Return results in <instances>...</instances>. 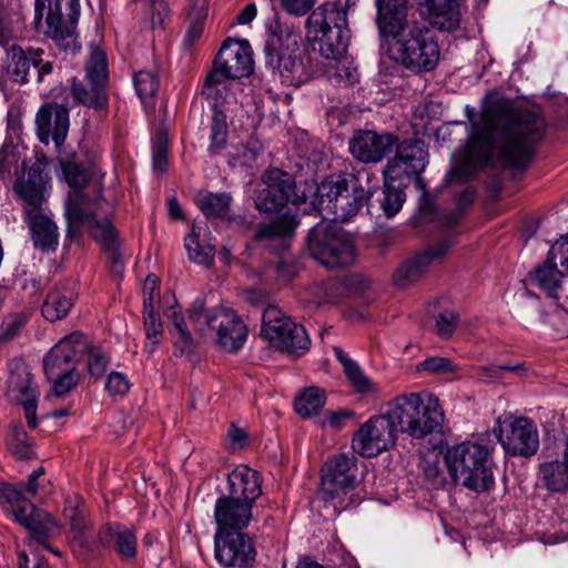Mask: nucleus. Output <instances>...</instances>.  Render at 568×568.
Masks as SVG:
<instances>
[{
	"instance_id": "nucleus-1",
	"label": "nucleus",
	"mask_w": 568,
	"mask_h": 568,
	"mask_svg": "<svg viewBox=\"0 0 568 568\" xmlns=\"http://www.w3.org/2000/svg\"><path fill=\"white\" fill-rule=\"evenodd\" d=\"M428 14V22L409 16L408 0H376V26L387 43V54L398 67L414 73L436 69L440 47L434 29L456 31L462 21L460 0H415Z\"/></svg>"
},
{
	"instance_id": "nucleus-2",
	"label": "nucleus",
	"mask_w": 568,
	"mask_h": 568,
	"mask_svg": "<svg viewBox=\"0 0 568 568\" xmlns=\"http://www.w3.org/2000/svg\"><path fill=\"white\" fill-rule=\"evenodd\" d=\"M468 152L479 165H501L525 170L546 131L545 119L536 111L501 98L469 119Z\"/></svg>"
},
{
	"instance_id": "nucleus-3",
	"label": "nucleus",
	"mask_w": 568,
	"mask_h": 568,
	"mask_svg": "<svg viewBox=\"0 0 568 568\" xmlns=\"http://www.w3.org/2000/svg\"><path fill=\"white\" fill-rule=\"evenodd\" d=\"M301 37L277 18L267 26V39L264 47V63L282 83L298 88L312 80L318 64L300 45Z\"/></svg>"
},
{
	"instance_id": "nucleus-4",
	"label": "nucleus",
	"mask_w": 568,
	"mask_h": 568,
	"mask_svg": "<svg viewBox=\"0 0 568 568\" xmlns=\"http://www.w3.org/2000/svg\"><path fill=\"white\" fill-rule=\"evenodd\" d=\"M363 175L368 182L369 172L332 174L324 179L316 186L313 210L325 220L342 223L351 221L364 205L372 213L374 191L363 186Z\"/></svg>"
},
{
	"instance_id": "nucleus-5",
	"label": "nucleus",
	"mask_w": 568,
	"mask_h": 568,
	"mask_svg": "<svg viewBox=\"0 0 568 568\" xmlns=\"http://www.w3.org/2000/svg\"><path fill=\"white\" fill-rule=\"evenodd\" d=\"M428 151L424 141L406 139L398 145L394 158L389 159L383 171L384 186L376 202L387 217L395 216L406 201L405 189L412 174L423 172L427 164Z\"/></svg>"
},
{
	"instance_id": "nucleus-6",
	"label": "nucleus",
	"mask_w": 568,
	"mask_h": 568,
	"mask_svg": "<svg viewBox=\"0 0 568 568\" xmlns=\"http://www.w3.org/2000/svg\"><path fill=\"white\" fill-rule=\"evenodd\" d=\"M229 494L214 506L215 531L244 530L252 520L255 500L262 495L260 474L247 467L235 468L227 476Z\"/></svg>"
},
{
	"instance_id": "nucleus-7",
	"label": "nucleus",
	"mask_w": 568,
	"mask_h": 568,
	"mask_svg": "<svg viewBox=\"0 0 568 568\" xmlns=\"http://www.w3.org/2000/svg\"><path fill=\"white\" fill-rule=\"evenodd\" d=\"M306 40L313 52L326 60H341L348 48L351 31L347 11L336 1H327L312 11L305 22Z\"/></svg>"
},
{
	"instance_id": "nucleus-8",
	"label": "nucleus",
	"mask_w": 568,
	"mask_h": 568,
	"mask_svg": "<svg viewBox=\"0 0 568 568\" xmlns=\"http://www.w3.org/2000/svg\"><path fill=\"white\" fill-rule=\"evenodd\" d=\"M493 447L464 442L447 449L444 462L455 484L475 491H489L495 486Z\"/></svg>"
},
{
	"instance_id": "nucleus-9",
	"label": "nucleus",
	"mask_w": 568,
	"mask_h": 568,
	"mask_svg": "<svg viewBox=\"0 0 568 568\" xmlns=\"http://www.w3.org/2000/svg\"><path fill=\"white\" fill-rule=\"evenodd\" d=\"M79 17V0L34 1L36 31L52 40L61 51L74 54L80 50L77 34Z\"/></svg>"
},
{
	"instance_id": "nucleus-10",
	"label": "nucleus",
	"mask_w": 568,
	"mask_h": 568,
	"mask_svg": "<svg viewBox=\"0 0 568 568\" xmlns=\"http://www.w3.org/2000/svg\"><path fill=\"white\" fill-rule=\"evenodd\" d=\"M321 473L318 497L326 509H332L331 516L359 504V499L353 494L358 484L357 458L354 455L337 454L329 457Z\"/></svg>"
},
{
	"instance_id": "nucleus-11",
	"label": "nucleus",
	"mask_w": 568,
	"mask_h": 568,
	"mask_svg": "<svg viewBox=\"0 0 568 568\" xmlns=\"http://www.w3.org/2000/svg\"><path fill=\"white\" fill-rule=\"evenodd\" d=\"M390 416L397 422L400 433L416 439L439 433L444 423V413L437 400L425 403L417 393L396 397Z\"/></svg>"
},
{
	"instance_id": "nucleus-12",
	"label": "nucleus",
	"mask_w": 568,
	"mask_h": 568,
	"mask_svg": "<svg viewBox=\"0 0 568 568\" xmlns=\"http://www.w3.org/2000/svg\"><path fill=\"white\" fill-rule=\"evenodd\" d=\"M306 248L311 257L329 270L348 266L356 256L348 234L325 219L308 231Z\"/></svg>"
},
{
	"instance_id": "nucleus-13",
	"label": "nucleus",
	"mask_w": 568,
	"mask_h": 568,
	"mask_svg": "<svg viewBox=\"0 0 568 568\" xmlns=\"http://www.w3.org/2000/svg\"><path fill=\"white\" fill-rule=\"evenodd\" d=\"M189 316L196 329L216 331L217 343L226 352H237L246 341V325L233 311L223 307L207 311L202 300H195L189 310Z\"/></svg>"
},
{
	"instance_id": "nucleus-14",
	"label": "nucleus",
	"mask_w": 568,
	"mask_h": 568,
	"mask_svg": "<svg viewBox=\"0 0 568 568\" xmlns=\"http://www.w3.org/2000/svg\"><path fill=\"white\" fill-rule=\"evenodd\" d=\"M261 336L274 347L294 357L304 355L311 346V339L304 326L285 316L273 305L263 311Z\"/></svg>"
},
{
	"instance_id": "nucleus-15",
	"label": "nucleus",
	"mask_w": 568,
	"mask_h": 568,
	"mask_svg": "<svg viewBox=\"0 0 568 568\" xmlns=\"http://www.w3.org/2000/svg\"><path fill=\"white\" fill-rule=\"evenodd\" d=\"M263 186L255 191V207L265 213L281 211L287 203H306L305 191L298 192L294 176L278 168L267 169L262 175Z\"/></svg>"
},
{
	"instance_id": "nucleus-16",
	"label": "nucleus",
	"mask_w": 568,
	"mask_h": 568,
	"mask_svg": "<svg viewBox=\"0 0 568 568\" xmlns=\"http://www.w3.org/2000/svg\"><path fill=\"white\" fill-rule=\"evenodd\" d=\"M108 80L106 54L102 49L92 47L84 78L72 81L71 93L74 101L95 111L105 109L109 101L105 90Z\"/></svg>"
},
{
	"instance_id": "nucleus-17",
	"label": "nucleus",
	"mask_w": 568,
	"mask_h": 568,
	"mask_svg": "<svg viewBox=\"0 0 568 568\" xmlns=\"http://www.w3.org/2000/svg\"><path fill=\"white\" fill-rule=\"evenodd\" d=\"M494 433L510 456L531 457L538 452L539 433L530 418L513 415L499 417Z\"/></svg>"
},
{
	"instance_id": "nucleus-18",
	"label": "nucleus",
	"mask_w": 568,
	"mask_h": 568,
	"mask_svg": "<svg viewBox=\"0 0 568 568\" xmlns=\"http://www.w3.org/2000/svg\"><path fill=\"white\" fill-rule=\"evenodd\" d=\"M227 78L215 71L213 68L206 73L201 94L212 105V118L210 124L209 152L212 155L219 154L227 145L229 125L226 114L222 110L229 93Z\"/></svg>"
},
{
	"instance_id": "nucleus-19",
	"label": "nucleus",
	"mask_w": 568,
	"mask_h": 568,
	"mask_svg": "<svg viewBox=\"0 0 568 568\" xmlns=\"http://www.w3.org/2000/svg\"><path fill=\"white\" fill-rule=\"evenodd\" d=\"M392 414L393 404L385 414L373 416L366 420L353 436L354 452L364 457H375L393 447L399 429L397 422L390 416Z\"/></svg>"
},
{
	"instance_id": "nucleus-20",
	"label": "nucleus",
	"mask_w": 568,
	"mask_h": 568,
	"mask_svg": "<svg viewBox=\"0 0 568 568\" xmlns=\"http://www.w3.org/2000/svg\"><path fill=\"white\" fill-rule=\"evenodd\" d=\"M254 538L243 530L215 531L214 557L224 568H250L256 559Z\"/></svg>"
},
{
	"instance_id": "nucleus-21",
	"label": "nucleus",
	"mask_w": 568,
	"mask_h": 568,
	"mask_svg": "<svg viewBox=\"0 0 568 568\" xmlns=\"http://www.w3.org/2000/svg\"><path fill=\"white\" fill-rule=\"evenodd\" d=\"M7 384V395L22 405L28 426L36 428L39 390L30 367L23 359L14 358L10 362Z\"/></svg>"
},
{
	"instance_id": "nucleus-22",
	"label": "nucleus",
	"mask_w": 568,
	"mask_h": 568,
	"mask_svg": "<svg viewBox=\"0 0 568 568\" xmlns=\"http://www.w3.org/2000/svg\"><path fill=\"white\" fill-rule=\"evenodd\" d=\"M89 348L87 336L81 332H73L54 345L43 359V369L47 377H57L65 372L75 371L80 356Z\"/></svg>"
},
{
	"instance_id": "nucleus-23",
	"label": "nucleus",
	"mask_w": 568,
	"mask_h": 568,
	"mask_svg": "<svg viewBox=\"0 0 568 568\" xmlns=\"http://www.w3.org/2000/svg\"><path fill=\"white\" fill-rule=\"evenodd\" d=\"M212 68L230 80L248 77L254 69L248 42L226 39L216 53Z\"/></svg>"
},
{
	"instance_id": "nucleus-24",
	"label": "nucleus",
	"mask_w": 568,
	"mask_h": 568,
	"mask_svg": "<svg viewBox=\"0 0 568 568\" xmlns=\"http://www.w3.org/2000/svg\"><path fill=\"white\" fill-rule=\"evenodd\" d=\"M397 135L393 133H377L372 130H361L354 133L349 141V152L364 163L382 161L394 148H398Z\"/></svg>"
},
{
	"instance_id": "nucleus-25",
	"label": "nucleus",
	"mask_w": 568,
	"mask_h": 568,
	"mask_svg": "<svg viewBox=\"0 0 568 568\" xmlns=\"http://www.w3.org/2000/svg\"><path fill=\"white\" fill-rule=\"evenodd\" d=\"M99 545L115 554L124 562H133L138 557L136 529L121 523H108L98 532Z\"/></svg>"
},
{
	"instance_id": "nucleus-26",
	"label": "nucleus",
	"mask_w": 568,
	"mask_h": 568,
	"mask_svg": "<svg viewBox=\"0 0 568 568\" xmlns=\"http://www.w3.org/2000/svg\"><path fill=\"white\" fill-rule=\"evenodd\" d=\"M37 134L43 144L52 140L61 149L69 131V109L59 103L43 104L36 116Z\"/></svg>"
},
{
	"instance_id": "nucleus-27",
	"label": "nucleus",
	"mask_w": 568,
	"mask_h": 568,
	"mask_svg": "<svg viewBox=\"0 0 568 568\" xmlns=\"http://www.w3.org/2000/svg\"><path fill=\"white\" fill-rule=\"evenodd\" d=\"M16 521L26 527L30 534L29 546L44 545L51 537L55 523L49 513L37 508L29 499L22 497L11 511Z\"/></svg>"
},
{
	"instance_id": "nucleus-28",
	"label": "nucleus",
	"mask_w": 568,
	"mask_h": 568,
	"mask_svg": "<svg viewBox=\"0 0 568 568\" xmlns=\"http://www.w3.org/2000/svg\"><path fill=\"white\" fill-rule=\"evenodd\" d=\"M49 176L43 171L42 165L34 163L27 173L19 176L14 184V193L23 201L24 215L37 211H42V204L45 201L44 192Z\"/></svg>"
},
{
	"instance_id": "nucleus-29",
	"label": "nucleus",
	"mask_w": 568,
	"mask_h": 568,
	"mask_svg": "<svg viewBox=\"0 0 568 568\" xmlns=\"http://www.w3.org/2000/svg\"><path fill=\"white\" fill-rule=\"evenodd\" d=\"M450 247L452 243L448 240H445L417 254L413 258L405 261L393 275L395 284L404 287L417 281L424 274L426 268L432 263L443 258Z\"/></svg>"
},
{
	"instance_id": "nucleus-30",
	"label": "nucleus",
	"mask_w": 568,
	"mask_h": 568,
	"mask_svg": "<svg viewBox=\"0 0 568 568\" xmlns=\"http://www.w3.org/2000/svg\"><path fill=\"white\" fill-rule=\"evenodd\" d=\"M90 201V196L83 192L70 191L65 201V219L68 221L67 237L70 240L81 236L82 227L90 226L95 221V215L89 212L84 206Z\"/></svg>"
},
{
	"instance_id": "nucleus-31",
	"label": "nucleus",
	"mask_w": 568,
	"mask_h": 568,
	"mask_svg": "<svg viewBox=\"0 0 568 568\" xmlns=\"http://www.w3.org/2000/svg\"><path fill=\"white\" fill-rule=\"evenodd\" d=\"M91 236L100 243L102 250L108 256L113 273H121L123 263L121 253L119 252V233L109 217L99 220L95 219L90 226Z\"/></svg>"
},
{
	"instance_id": "nucleus-32",
	"label": "nucleus",
	"mask_w": 568,
	"mask_h": 568,
	"mask_svg": "<svg viewBox=\"0 0 568 568\" xmlns=\"http://www.w3.org/2000/svg\"><path fill=\"white\" fill-rule=\"evenodd\" d=\"M78 298L74 288L67 285H55L49 290L41 306L42 316L49 322L65 318Z\"/></svg>"
},
{
	"instance_id": "nucleus-33",
	"label": "nucleus",
	"mask_w": 568,
	"mask_h": 568,
	"mask_svg": "<svg viewBox=\"0 0 568 568\" xmlns=\"http://www.w3.org/2000/svg\"><path fill=\"white\" fill-rule=\"evenodd\" d=\"M31 231L32 242L36 248L43 252L53 251L58 246V226L45 216L42 211L24 215Z\"/></svg>"
},
{
	"instance_id": "nucleus-34",
	"label": "nucleus",
	"mask_w": 568,
	"mask_h": 568,
	"mask_svg": "<svg viewBox=\"0 0 568 568\" xmlns=\"http://www.w3.org/2000/svg\"><path fill=\"white\" fill-rule=\"evenodd\" d=\"M562 277L564 273L558 270V263L549 252L546 260L529 273L530 282L552 298L558 297Z\"/></svg>"
},
{
	"instance_id": "nucleus-35",
	"label": "nucleus",
	"mask_w": 568,
	"mask_h": 568,
	"mask_svg": "<svg viewBox=\"0 0 568 568\" xmlns=\"http://www.w3.org/2000/svg\"><path fill=\"white\" fill-rule=\"evenodd\" d=\"M37 54H43V50L38 48H29L23 50L20 45L13 44L8 51L9 59L8 72L16 82L27 83L28 74L31 67H33Z\"/></svg>"
},
{
	"instance_id": "nucleus-36",
	"label": "nucleus",
	"mask_w": 568,
	"mask_h": 568,
	"mask_svg": "<svg viewBox=\"0 0 568 568\" xmlns=\"http://www.w3.org/2000/svg\"><path fill=\"white\" fill-rule=\"evenodd\" d=\"M202 213L209 219H223L234 221L231 216L232 196L230 193L199 192L195 197Z\"/></svg>"
},
{
	"instance_id": "nucleus-37",
	"label": "nucleus",
	"mask_w": 568,
	"mask_h": 568,
	"mask_svg": "<svg viewBox=\"0 0 568 568\" xmlns=\"http://www.w3.org/2000/svg\"><path fill=\"white\" fill-rule=\"evenodd\" d=\"M540 477L550 491L564 493L568 490V463L564 462H549L540 465Z\"/></svg>"
},
{
	"instance_id": "nucleus-38",
	"label": "nucleus",
	"mask_w": 568,
	"mask_h": 568,
	"mask_svg": "<svg viewBox=\"0 0 568 568\" xmlns=\"http://www.w3.org/2000/svg\"><path fill=\"white\" fill-rule=\"evenodd\" d=\"M296 215L285 213L270 223H262L255 234L256 241L282 239L290 235L297 226Z\"/></svg>"
},
{
	"instance_id": "nucleus-39",
	"label": "nucleus",
	"mask_w": 568,
	"mask_h": 568,
	"mask_svg": "<svg viewBox=\"0 0 568 568\" xmlns=\"http://www.w3.org/2000/svg\"><path fill=\"white\" fill-rule=\"evenodd\" d=\"M135 91L145 106H153L160 87L156 69L139 70L133 75Z\"/></svg>"
},
{
	"instance_id": "nucleus-40",
	"label": "nucleus",
	"mask_w": 568,
	"mask_h": 568,
	"mask_svg": "<svg viewBox=\"0 0 568 568\" xmlns=\"http://www.w3.org/2000/svg\"><path fill=\"white\" fill-rule=\"evenodd\" d=\"M334 353L352 386L359 393L372 392L373 385L358 364L351 359L341 347H335Z\"/></svg>"
},
{
	"instance_id": "nucleus-41",
	"label": "nucleus",
	"mask_w": 568,
	"mask_h": 568,
	"mask_svg": "<svg viewBox=\"0 0 568 568\" xmlns=\"http://www.w3.org/2000/svg\"><path fill=\"white\" fill-rule=\"evenodd\" d=\"M144 312H143V318H144V327H145V335L148 338V343L144 346V351L149 354H152L158 345L160 344V337L163 334L162 323L159 320V316L154 310L153 303H152V296L149 298L145 297L144 302Z\"/></svg>"
},
{
	"instance_id": "nucleus-42",
	"label": "nucleus",
	"mask_w": 568,
	"mask_h": 568,
	"mask_svg": "<svg viewBox=\"0 0 568 568\" xmlns=\"http://www.w3.org/2000/svg\"><path fill=\"white\" fill-rule=\"evenodd\" d=\"M326 396L323 389L311 386L295 399V412L303 418L316 415L325 405Z\"/></svg>"
},
{
	"instance_id": "nucleus-43",
	"label": "nucleus",
	"mask_w": 568,
	"mask_h": 568,
	"mask_svg": "<svg viewBox=\"0 0 568 568\" xmlns=\"http://www.w3.org/2000/svg\"><path fill=\"white\" fill-rule=\"evenodd\" d=\"M61 169L65 181L72 191L82 192L92 179V172L89 168L79 164L73 160L60 159Z\"/></svg>"
},
{
	"instance_id": "nucleus-44",
	"label": "nucleus",
	"mask_w": 568,
	"mask_h": 568,
	"mask_svg": "<svg viewBox=\"0 0 568 568\" xmlns=\"http://www.w3.org/2000/svg\"><path fill=\"white\" fill-rule=\"evenodd\" d=\"M202 231L203 229L200 226H192L191 233L185 239V248L190 260L199 264H207L213 258L214 247L200 243V234Z\"/></svg>"
},
{
	"instance_id": "nucleus-45",
	"label": "nucleus",
	"mask_w": 568,
	"mask_h": 568,
	"mask_svg": "<svg viewBox=\"0 0 568 568\" xmlns=\"http://www.w3.org/2000/svg\"><path fill=\"white\" fill-rule=\"evenodd\" d=\"M173 328L170 334L174 339V347L180 354L190 353L193 349V337L187 329L184 317L176 312L172 315Z\"/></svg>"
},
{
	"instance_id": "nucleus-46",
	"label": "nucleus",
	"mask_w": 568,
	"mask_h": 568,
	"mask_svg": "<svg viewBox=\"0 0 568 568\" xmlns=\"http://www.w3.org/2000/svg\"><path fill=\"white\" fill-rule=\"evenodd\" d=\"M7 444L16 457L24 459L29 456L28 434L21 423H12L10 425Z\"/></svg>"
},
{
	"instance_id": "nucleus-47",
	"label": "nucleus",
	"mask_w": 568,
	"mask_h": 568,
	"mask_svg": "<svg viewBox=\"0 0 568 568\" xmlns=\"http://www.w3.org/2000/svg\"><path fill=\"white\" fill-rule=\"evenodd\" d=\"M261 152L262 144L258 139L250 136L245 143L236 148L233 159L241 165L251 168L256 162Z\"/></svg>"
},
{
	"instance_id": "nucleus-48",
	"label": "nucleus",
	"mask_w": 568,
	"mask_h": 568,
	"mask_svg": "<svg viewBox=\"0 0 568 568\" xmlns=\"http://www.w3.org/2000/svg\"><path fill=\"white\" fill-rule=\"evenodd\" d=\"M440 464L442 459L438 455L425 457L420 463L425 477L435 488L442 487L446 483V477Z\"/></svg>"
},
{
	"instance_id": "nucleus-49",
	"label": "nucleus",
	"mask_w": 568,
	"mask_h": 568,
	"mask_svg": "<svg viewBox=\"0 0 568 568\" xmlns=\"http://www.w3.org/2000/svg\"><path fill=\"white\" fill-rule=\"evenodd\" d=\"M457 366L450 358L447 357H428L417 365L418 372H428L432 374H449L455 373Z\"/></svg>"
},
{
	"instance_id": "nucleus-50",
	"label": "nucleus",
	"mask_w": 568,
	"mask_h": 568,
	"mask_svg": "<svg viewBox=\"0 0 568 568\" xmlns=\"http://www.w3.org/2000/svg\"><path fill=\"white\" fill-rule=\"evenodd\" d=\"M459 323V315L454 311L445 310L436 317L437 334L442 338H449Z\"/></svg>"
},
{
	"instance_id": "nucleus-51",
	"label": "nucleus",
	"mask_w": 568,
	"mask_h": 568,
	"mask_svg": "<svg viewBox=\"0 0 568 568\" xmlns=\"http://www.w3.org/2000/svg\"><path fill=\"white\" fill-rule=\"evenodd\" d=\"M64 519L69 523L74 537H79L87 528L84 510L80 506L70 505L63 510Z\"/></svg>"
},
{
	"instance_id": "nucleus-52",
	"label": "nucleus",
	"mask_w": 568,
	"mask_h": 568,
	"mask_svg": "<svg viewBox=\"0 0 568 568\" xmlns=\"http://www.w3.org/2000/svg\"><path fill=\"white\" fill-rule=\"evenodd\" d=\"M49 381L53 382V393L54 395L61 397L68 394L73 387L77 386L79 382V374L77 371H70L57 375V377H47Z\"/></svg>"
},
{
	"instance_id": "nucleus-53",
	"label": "nucleus",
	"mask_w": 568,
	"mask_h": 568,
	"mask_svg": "<svg viewBox=\"0 0 568 568\" xmlns=\"http://www.w3.org/2000/svg\"><path fill=\"white\" fill-rule=\"evenodd\" d=\"M130 386L126 376L120 372H111L105 381V390L111 396H124Z\"/></svg>"
},
{
	"instance_id": "nucleus-54",
	"label": "nucleus",
	"mask_w": 568,
	"mask_h": 568,
	"mask_svg": "<svg viewBox=\"0 0 568 568\" xmlns=\"http://www.w3.org/2000/svg\"><path fill=\"white\" fill-rule=\"evenodd\" d=\"M88 353V371L92 376H101L108 365H109V358L105 356L104 353L95 349V348H88L85 352Z\"/></svg>"
},
{
	"instance_id": "nucleus-55",
	"label": "nucleus",
	"mask_w": 568,
	"mask_h": 568,
	"mask_svg": "<svg viewBox=\"0 0 568 568\" xmlns=\"http://www.w3.org/2000/svg\"><path fill=\"white\" fill-rule=\"evenodd\" d=\"M151 2V27L162 29L170 17V8L164 0H150Z\"/></svg>"
},
{
	"instance_id": "nucleus-56",
	"label": "nucleus",
	"mask_w": 568,
	"mask_h": 568,
	"mask_svg": "<svg viewBox=\"0 0 568 568\" xmlns=\"http://www.w3.org/2000/svg\"><path fill=\"white\" fill-rule=\"evenodd\" d=\"M22 497L21 490L17 489L16 486L0 481V505L12 511Z\"/></svg>"
},
{
	"instance_id": "nucleus-57",
	"label": "nucleus",
	"mask_w": 568,
	"mask_h": 568,
	"mask_svg": "<svg viewBox=\"0 0 568 568\" xmlns=\"http://www.w3.org/2000/svg\"><path fill=\"white\" fill-rule=\"evenodd\" d=\"M549 253L551 258L559 262L564 276L568 275V235L561 237L560 241L555 242L551 245Z\"/></svg>"
},
{
	"instance_id": "nucleus-58",
	"label": "nucleus",
	"mask_w": 568,
	"mask_h": 568,
	"mask_svg": "<svg viewBox=\"0 0 568 568\" xmlns=\"http://www.w3.org/2000/svg\"><path fill=\"white\" fill-rule=\"evenodd\" d=\"M281 7L292 16H305L315 4V0H280Z\"/></svg>"
},
{
	"instance_id": "nucleus-59",
	"label": "nucleus",
	"mask_w": 568,
	"mask_h": 568,
	"mask_svg": "<svg viewBox=\"0 0 568 568\" xmlns=\"http://www.w3.org/2000/svg\"><path fill=\"white\" fill-rule=\"evenodd\" d=\"M18 565L20 568H49L45 558L36 550H31L29 555L26 551H20Z\"/></svg>"
},
{
	"instance_id": "nucleus-60",
	"label": "nucleus",
	"mask_w": 568,
	"mask_h": 568,
	"mask_svg": "<svg viewBox=\"0 0 568 568\" xmlns=\"http://www.w3.org/2000/svg\"><path fill=\"white\" fill-rule=\"evenodd\" d=\"M185 11L189 20L205 21L209 13V0H189Z\"/></svg>"
},
{
	"instance_id": "nucleus-61",
	"label": "nucleus",
	"mask_w": 568,
	"mask_h": 568,
	"mask_svg": "<svg viewBox=\"0 0 568 568\" xmlns=\"http://www.w3.org/2000/svg\"><path fill=\"white\" fill-rule=\"evenodd\" d=\"M475 196L476 190L474 187H467L459 194L457 199L458 212L453 214V220L450 223H455L459 215L473 204Z\"/></svg>"
},
{
	"instance_id": "nucleus-62",
	"label": "nucleus",
	"mask_w": 568,
	"mask_h": 568,
	"mask_svg": "<svg viewBox=\"0 0 568 568\" xmlns=\"http://www.w3.org/2000/svg\"><path fill=\"white\" fill-rule=\"evenodd\" d=\"M153 165L154 170L164 172L168 165V149L162 142L153 145Z\"/></svg>"
},
{
	"instance_id": "nucleus-63",
	"label": "nucleus",
	"mask_w": 568,
	"mask_h": 568,
	"mask_svg": "<svg viewBox=\"0 0 568 568\" xmlns=\"http://www.w3.org/2000/svg\"><path fill=\"white\" fill-rule=\"evenodd\" d=\"M230 446L232 449H241L247 443V433L240 427L232 425L227 432Z\"/></svg>"
},
{
	"instance_id": "nucleus-64",
	"label": "nucleus",
	"mask_w": 568,
	"mask_h": 568,
	"mask_svg": "<svg viewBox=\"0 0 568 568\" xmlns=\"http://www.w3.org/2000/svg\"><path fill=\"white\" fill-rule=\"evenodd\" d=\"M24 324V320L20 316H14L4 323L3 333L0 339H11L20 332Z\"/></svg>"
}]
</instances>
